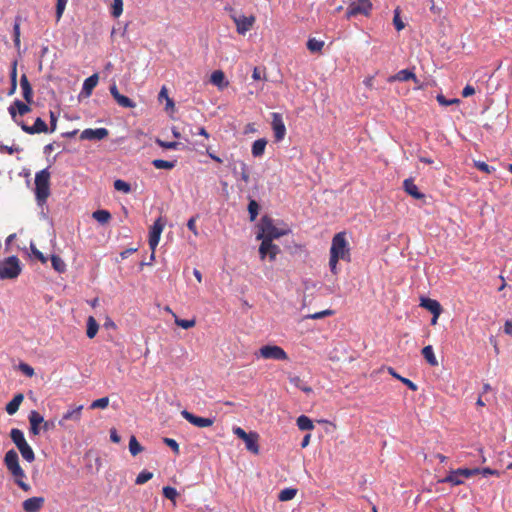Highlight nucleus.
Listing matches in <instances>:
<instances>
[{
    "instance_id": "39448f33",
    "label": "nucleus",
    "mask_w": 512,
    "mask_h": 512,
    "mask_svg": "<svg viewBox=\"0 0 512 512\" xmlns=\"http://www.w3.org/2000/svg\"><path fill=\"white\" fill-rule=\"evenodd\" d=\"M9 114L11 115V118L13 121L21 127V129L30 135L33 134H39V133H47L49 132V128L46 124V122L38 117L36 118L34 124L32 126H28L24 121L19 120L18 117H16V111L14 110V106H9L8 108Z\"/></svg>"
},
{
    "instance_id": "052dcab7",
    "label": "nucleus",
    "mask_w": 512,
    "mask_h": 512,
    "mask_svg": "<svg viewBox=\"0 0 512 512\" xmlns=\"http://www.w3.org/2000/svg\"><path fill=\"white\" fill-rule=\"evenodd\" d=\"M19 370L27 377H32L34 375V369L27 363L21 362L19 364Z\"/></svg>"
},
{
    "instance_id": "bb28decb",
    "label": "nucleus",
    "mask_w": 512,
    "mask_h": 512,
    "mask_svg": "<svg viewBox=\"0 0 512 512\" xmlns=\"http://www.w3.org/2000/svg\"><path fill=\"white\" fill-rule=\"evenodd\" d=\"M267 140L265 138L257 139L253 142L251 153L254 157H261L265 152Z\"/></svg>"
},
{
    "instance_id": "2eb2a0df",
    "label": "nucleus",
    "mask_w": 512,
    "mask_h": 512,
    "mask_svg": "<svg viewBox=\"0 0 512 512\" xmlns=\"http://www.w3.org/2000/svg\"><path fill=\"white\" fill-rule=\"evenodd\" d=\"M44 502L45 499L43 497H31L23 501L22 507L25 512H39Z\"/></svg>"
},
{
    "instance_id": "cd10ccee",
    "label": "nucleus",
    "mask_w": 512,
    "mask_h": 512,
    "mask_svg": "<svg viewBox=\"0 0 512 512\" xmlns=\"http://www.w3.org/2000/svg\"><path fill=\"white\" fill-rule=\"evenodd\" d=\"M440 483H449L451 484L452 486H458V485H461L464 483V480L462 479V477L460 475L457 474V469L456 470H451L449 472V474L439 480Z\"/></svg>"
},
{
    "instance_id": "5701e85b",
    "label": "nucleus",
    "mask_w": 512,
    "mask_h": 512,
    "mask_svg": "<svg viewBox=\"0 0 512 512\" xmlns=\"http://www.w3.org/2000/svg\"><path fill=\"white\" fill-rule=\"evenodd\" d=\"M98 81L99 76L96 73L86 78L82 86L81 94H84L87 97L90 96L92 94L93 89L98 84Z\"/></svg>"
},
{
    "instance_id": "864d4df0",
    "label": "nucleus",
    "mask_w": 512,
    "mask_h": 512,
    "mask_svg": "<svg viewBox=\"0 0 512 512\" xmlns=\"http://www.w3.org/2000/svg\"><path fill=\"white\" fill-rule=\"evenodd\" d=\"M195 320L194 319H180L178 317H175V324L183 329H189L195 326Z\"/></svg>"
},
{
    "instance_id": "7ed1b4c3",
    "label": "nucleus",
    "mask_w": 512,
    "mask_h": 512,
    "mask_svg": "<svg viewBox=\"0 0 512 512\" xmlns=\"http://www.w3.org/2000/svg\"><path fill=\"white\" fill-rule=\"evenodd\" d=\"M260 232L257 234V239L262 242L273 241L283 236L286 232L277 228L273 224V220L268 216H263L259 224Z\"/></svg>"
},
{
    "instance_id": "f8f14e48",
    "label": "nucleus",
    "mask_w": 512,
    "mask_h": 512,
    "mask_svg": "<svg viewBox=\"0 0 512 512\" xmlns=\"http://www.w3.org/2000/svg\"><path fill=\"white\" fill-rule=\"evenodd\" d=\"M279 253L280 248L278 245L273 244V241L261 242L259 254L262 260L268 256L270 261H274Z\"/></svg>"
},
{
    "instance_id": "1a4fd4ad",
    "label": "nucleus",
    "mask_w": 512,
    "mask_h": 512,
    "mask_svg": "<svg viewBox=\"0 0 512 512\" xmlns=\"http://www.w3.org/2000/svg\"><path fill=\"white\" fill-rule=\"evenodd\" d=\"M272 122V130L274 133V138L276 142H280L284 139L286 135V127L282 118V115L277 112H273L271 114Z\"/></svg>"
},
{
    "instance_id": "c03bdc74",
    "label": "nucleus",
    "mask_w": 512,
    "mask_h": 512,
    "mask_svg": "<svg viewBox=\"0 0 512 512\" xmlns=\"http://www.w3.org/2000/svg\"><path fill=\"white\" fill-rule=\"evenodd\" d=\"M260 206L256 200L251 199L248 204V212L250 216V221H254L259 213Z\"/></svg>"
},
{
    "instance_id": "72a5a7b5",
    "label": "nucleus",
    "mask_w": 512,
    "mask_h": 512,
    "mask_svg": "<svg viewBox=\"0 0 512 512\" xmlns=\"http://www.w3.org/2000/svg\"><path fill=\"white\" fill-rule=\"evenodd\" d=\"M98 329H99V325H98L97 321L94 319V317L90 316L87 320V330H86L87 337L90 339L94 338L98 332Z\"/></svg>"
},
{
    "instance_id": "a19ab883",
    "label": "nucleus",
    "mask_w": 512,
    "mask_h": 512,
    "mask_svg": "<svg viewBox=\"0 0 512 512\" xmlns=\"http://www.w3.org/2000/svg\"><path fill=\"white\" fill-rule=\"evenodd\" d=\"M152 165L157 169L171 170L176 166V161H167L163 159H155L152 161Z\"/></svg>"
},
{
    "instance_id": "603ef678",
    "label": "nucleus",
    "mask_w": 512,
    "mask_h": 512,
    "mask_svg": "<svg viewBox=\"0 0 512 512\" xmlns=\"http://www.w3.org/2000/svg\"><path fill=\"white\" fill-rule=\"evenodd\" d=\"M162 492H163L164 497H166L167 499H169L173 502H175V500L178 496L177 490L171 486L163 487Z\"/></svg>"
},
{
    "instance_id": "ea45409f",
    "label": "nucleus",
    "mask_w": 512,
    "mask_h": 512,
    "mask_svg": "<svg viewBox=\"0 0 512 512\" xmlns=\"http://www.w3.org/2000/svg\"><path fill=\"white\" fill-rule=\"evenodd\" d=\"M143 446L138 442L136 437L132 435L129 440V451L132 456L138 455L140 452L143 451Z\"/></svg>"
},
{
    "instance_id": "4d7b16f0",
    "label": "nucleus",
    "mask_w": 512,
    "mask_h": 512,
    "mask_svg": "<svg viewBox=\"0 0 512 512\" xmlns=\"http://www.w3.org/2000/svg\"><path fill=\"white\" fill-rule=\"evenodd\" d=\"M22 151V148L19 146H7L2 143H0V153H7V154H14Z\"/></svg>"
},
{
    "instance_id": "680f3d73",
    "label": "nucleus",
    "mask_w": 512,
    "mask_h": 512,
    "mask_svg": "<svg viewBox=\"0 0 512 512\" xmlns=\"http://www.w3.org/2000/svg\"><path fill=\"white\" fill-rule=\"evenodd\" d=\"M163 442L168 446L170 447L176 454L179 453V444L177 443L176 440L172 439V438H163Z\"/></svg>"
},
{
    "instance_id": "9b49d317",
    "label": "nucleus",
    "mask_w": 512,
    "mask_h": 512,
    "mask_svg": "<svg viewBox=\"0 0 512 512\" xmlns=\"http://www.w3.org/2000/svg\"><path fill=\"white\" fill-rule=\"evenodd\" d=\"M181 415L189 423H191L192 425H194L196 427H199V428L210 427L214 423V418L200 417V416H197V415H195V414H193V413H191V412H189L187 410H183L181 412Z\"/></svg>"
},
{
    "instance_id": "e433bc0d",
    "label": "nucleus",
    "mask_w": 512,
    "mask_h": 512,
    "mask_svg": "<svg viewBox=\"0 0 512 512\" xmlns=\"http://www.w3.org/2000/svg\"><path fill=\"white\" fill-rule=\"evenodd\" d=\"M306 45H307V49L310 52L317 53V52H321V50L324 46V41L317 40L316 38H309Z\"/></svg>"
},
{
    "instance_id": "58836bf2",
    "label": "nucleus",
    "mask_w": 512,
    "mask_h": 512,
    "mask_svg": "<svg viewBox=\"0 0 512 512\" xmlns=\"http://www.w3.org/2000/svg\"><path fill=\"white\" fill-rule=\"evenodd\" d=\"M296 494H297V489L285 488V489L281 490L280 493L278 494V500L282 501V502L289 501V500H292L296 496Z\"/></svg>"
},
{
    "instance_id": "13d9d810",
    "label": "nucleus",
    "mask_w": 512,
    "mask_h": 512,
    "mask_svg": "<svg viewBox=\"0 0 512 512\" xmlns=\"http://www.w3.org/2000/svg\"><path fill=\"white\" fill-rule=\"evenodd\" d=\"M239 174H240V178L245 183H248L250 181L249 169H248V166L244 162H241V164H240V173Z\"/></svg>"
},
{
    "instance_id": "774afa93",
    "label": "nucleus",
    "mask_w": 512,
    "mask_h": 512,
    "mask_svg": "<svg viewBox=\"0 0 512 512\" xmlns=\"http://www.w3.org/2000/svg\"><path fill=\"white\" fill-rule=\"evenodd\" d=\"M437 101L441 104V105H444V106H449V105H452L454 103H457L459 102L458 99H451V100H448L446 99L443 95H438L437 96Z\"/></svg>"
},
{
    "instance_id": "393cba45",
    "label": "nucleus",
    "mask_w": 512,
    "mask_h": 512,
    "mask_svg": "<svg viewBox=\"0 0 512 512\" xmlns=\"http://www.w3.org/2000/svg\"><path fill=\"white\" fill-rule=\"evenodd\" d=\"M11 474L15 477L16 484L24 491H30L31 487L27 483L23 481V478L26 477L24 470L19 466L16 469L10 471Z\"/></svg>"
},
{
    "instance_id": "bf43d9fd",
    "label": "nucleus",
    "mask_w": 512,
    "mask_h": 512,
    "mask_svg": "<svg viewBox=\"0 0 512 512\" xmlns=\"http://www.w3.org/2000/svg\"><path fill=\"white\" fill-rule=\"evenodd\" d=\"M333 311L332 310H323V311H320V312H316L314 314H310V315H307L306 318H309V319H322L326 316H331L333 315Z\"/></svg>"
},
{
    "instance_id": "b1692460",
    "label": "nucleus",
    "mask_w": 512,
    "mask_h": 512,
    "mask_svg": "<svg viewBox=\"0 0 512 512\" xmlns=\"http://www.w3.org/2000/svg\"><path fill=\"white\" fill-rule=\"evenodd\" d=\"M4 463L9 471L18 468L19 465V457L15 450H9L4 457Z\"/></svg>"
},
{
    "instance_id": "338daca9",
    "label": "nucleus",
    "mask_w": 512,
    "mask_h": 512,
    "mask_svg": "<svg viewBox=\"0 0 512 512\" xmlns=\"http://www.w3.org/2000/svg\"><path fill=\"white\" fill-rule=\"evenodd\" d=\"M475 165L480 171H483L485 173H491L492 170H494L493 167L489 166L487 163L482 161L476 162Z\"/></svg>"
},
{
    "instance_id": "2f4dec72",
    "label": "nucleus",
    "mask_w": 512,
    "mask_h": 512,
    "mask_svg": "<svg viewBox=\"0 0 512 512\" xmlns=\"http://www.w3.org/2000/svg\"><path fill=\"white\" fill-rule=\"evenodd\" d=\"M289 381L292 385L300 389L306 394H309L312 392V388L308 386L299 376H292L289 378Z\"/></svg>"
},
{
    "instance_id": "423d86ee",
    "label": "nucleus",
    "mask_w": 512,
    "mask_h": 512,
    "mask_svg": "<svg viewBox=\"0 0 512 512\" xmlns=\"http://www.w3.org/2000/svg\"><path fill=\"white\" fill-rule=\"evenodd\" d=\"M20 273V261L16 256H10L0 262V279H15Z\"/></svg>"
},
{
    "instance_id": "dca6fc26",
    "label": "nucleus",
    "mask_w": 512,
    "mask_h": 512,
    "mask_svg": "<svg viewBox=\"0 0 512 512\" xmlns=\"http://www.w3.org/2000/svg\"><path fill=\"white\" fill-rule=\"evenodd\" d=\"M82 410H83V405H79V406H76L74 408L67 410V412H65L63 414L62 418L59 420L58 424L60 426H64L65 421H68V420H71L74 422H79L81 419V416H82Z\"/></svg>"
},
{
    "instance_id": "0eeeda50",
    "label": "nucleus",
    "mask_w": 512,
    "mask_h": 512,
    "mask_svg": "<svg viewBox=\"0 0 512 512\" xmlns=\"http://www.w3.org/2000/svg\"><path fill=\"white\" fill-rule=\"evenodd\" d=\"M372 10L370 0H355L351 2L346 10V17L350 19L358 15L369 16Z\"/></svg>"
},
{
    "instance_id": "e2e57ef3",
    "label": "nucleus",
    "mask_w": 512,
    "mask_h": 512,
    "mask_svg": "<svg viewBox=\"0 0 512 512\" xmlns=\"http://www.w3.org/2000/svg\"><path fill=\"white\" fill-rule=\"evenodd\" d=\"M197 215L196 216H192L188 222H187V227L188 229L195 235L197 236L198 235V230L196 228V219H197Z\"/></svg>"
},
{
    "instance_id": "a211bd4d",
    "label": "nucleus",
    "mask_w": 512,
    "mask_h": 512,
    "mask_svg": "<svg viewBox=\"0 0 512 512\" xmlns=\"http://www.w3.org/2000/svg\"><path fill=\"white\" fill-rule=\"evenodd\" d=\"M420 306L431 312L435 316V318H438L442 312V307L440 303L437 300L431 298L422 297Z\"/></svg>"
},
{
    "instance_id": "79ce46f5",
    "label": "nucleus",
    "mask_w": 512,
    "mask_h": 512,
    "mask_svg": "<svg viewBox=\"0 0 512 512\" xmlns=\"http://www.w3.org/2000/svg\"><path fill=\"white\" fill-rule=\"evenodd\" d=\"M20 22L21 17L17 16L13 25V41L16 48L20 47Z\"/></svg>"
},
{
    "instance_id": "aec40b11",
    "label": "nucleus",
    "mask_w": 512,
    "mask_h": 512,
    "mask_svg": "<svg viewBox=\"0 0 512 512\" xmlns=\"http://www.w3.org/2000/svg\"><path fill=\"white\" fill-rule=\"evenodd\" d=\"M403 187L405 192L415 199H423L425 196L423 193L419 191L417 185L414 183V180L412 178L405 179L403 182Z\"/></svg>"
},
{
    "instance_id": "6e6552de",
    "label": "nucleus",
    "mask_w": 512,
    "mask_h": 512,
    "mask_svg": "<svg viewBox=\"0 0 512 512\" xmlns=\"http://www.w3.org/2000/svg\"><path fill=\"white\" fill-rule=\"evenodd\" d=\"M257 355L264 359H273L278 361L288 360L287 353L283 348L277 345H264L259 349Z\"/></svg>"
},
{
    "instance_id": "412c9836",
    "label": "nucleus",
    "mask_w": 512,
    "mask_h": 512,
    "mask_svg": "<svg viewBox=\"0 0 512 512\" xmlns=\"http://www.w3.org/2000/svg\"><path fill=\"white\" fill-rule=\"evenodd\" d=\"M20 86L22 89L23 98L27 103L33 102V89L32 86L25 74H23L20 78Z\"/></svg>"
},
{
    "instance_id": "a18cd8bd",
    "label": "nucleus",
    "mask_w": 512,
    "mask_h": 512,
    "mask_svg": "<svg viewBox=\"0 0 512 512\" xmlns=\"http://www.w3.org/2000/svg\"><path fill=\"white\" fill-rule=\"evenodd\" d=\"M480 473V468H458L457 474L463 478H469L471 476L477 475Z\"/></svg>"
},
{
    "instance_id": "0e129e2a",
    "label": "nucleus",
    "mask_w": 512,
    "mask_h": 512,
    "mask_svg": "<svg viewBox=\"0 0 512 512\" xmlns=\"http://www.w3.org/2000/svg\"><path fill=\"white\" fill-rule=\"evenodd\" d=\"M31 250H32V253L35 256V258L40 260L42 263H46L47 262V258L33 244H31Z\"/></svg>"
},
{
    "instance_id": "f257e3e1",
    "label": "nucleus",
    "mask_w": 512,
    "mask_h": 512,
    "mask_svg": "<svg viewBox=\"0 0 512 512\" xmlns=\"http://www.w3.org/2000/svg\"><path fill=\"white\" fill-rule=\"evenodd\" d=\"M50 196V172L45 168L35 175V198L39 206H43Z\"/></svg>"
},
{
    "instance_id": "7c9ffc66",
    "label": "nucleus",
    "mask_w": 512,
    "mask_h": 512,
    "mask_svg": "<svg viewBox=\"0 0 512 512\" xmlns=\"http://www.w3.org/2000/svg\"><path fill=\"white\" fill-rule=\"evenodd\" d=\"M422 355L425 358V360L431 365V366H437L438 361L436 359V356L434 354L433 347L431 345L425 346L422 349Z\"/></svg>"
},
{
    "instance_id": "20e7f679",
    "label": "nucleus",
    "mask_w": 512,
    "mask_h": 512,
    "mask_svg": "<svg viewBox=\"0 0 512 512\" xmlns=\"http://www.w3.org/2000/svg\"><path fill=\"white\" fill-rule=\"evenodd\" d=\"M10 438L26 461L33 462L35 460L34 451L32 450L31 446L27 443L24 437V433L20 429H11Z\"/></svg>"
},
{
    "instance_id": "a878e982",
    "label": "nucleus",
    "mask_w": 512,
    "mask_h": 512,
    "mask_svg": "<svg viewBox=\"0 0 512 512\" xmlns=\"http://www.w3.org/2000/svg\"><path fill=\"white\" fill-rule=\"evenodd\" d=\"M23 399H24L23 394H21V393L16 394L13 397V399L6 405L5 410H6L7 414L14 415L18 411L19 406L22 403Z\"/></svg>"
},
{
    "instance_id": "5fc2aeb1",
    "label": "nucleus",
    "mask_w": 512,
    "mask_h": 512,
    "mask_svg": "<svg viewBox=\"0 0 512 512\" xmlns=\"http://www.w3.org/2000/svg\"><path fill=\"white\" fill-rule=\"evenodd\" d=\"M68 0H57L56 3V20L59 21L64 13Z\"/></svg>"
},
{
    "instance_id": "de8ad7c7",
    "label": "nucleus",
    "mask_w": 512,
    "mask_h": 512,
    "mask_svg": "<svg viewBox=\"0 0 512 512\" xmlns=\"http://www.w3.org/2000/svg\"><path fill=\"white\" fill-rule=\"evenodd\" d=\"M123 12V0H113L111 14L113 17H119Z\"/></svg>"
},
{
    "instance_id": "8fccbe9b",
    "label": "nucleus",
    "mask_w": 512,
    "mask_h": 512,
    "mask_svg": "<svg viewBox=\"0 0 512 512\" xmlns=\"http://www.w3.org/2000/svg\"><path fill=\"white\" fill-rule=\"evenodd\" d=\"M114 188L117 191H121L124 193H129L131 191V186L124 180L117 179L114 181Z\"/></svg>"
},
{
    "instance_id": "3c124183",
    "label": "nucleus",
    "mask_w": 512,
    "mask_h": 512,
    "mask_svg": "<svg viewBox=\"0 0 512 512\" xmlns=\"http://www.w3.org/2000/svg\"><path fill=\"white\" fill-rule=\"evenodd\" d=\"M109 405V398L108 397H102L97 400H94L91 405L90 409H105Z\"/></svg>"
},
{
    "instance_id": "69168bd1",
    "label": "nucleus",
    "mask_w": 512,
    "mask_h": 512,
    "mask_svg": "<svg viewBox=\"0 0 512 512\" xmlns=\"http://www.w3.org/2000/svg\"><path fill=\"white\" fill-rule=\"evenodd\" d=\"M479 474H482L484 477L491 476V475L499 476L500 472L498 470L486 467V468H482V469L480 468Z\"/></svg>"
},
{
    "instance_id": "9d476101",
    "label": "nucleus",
    "mask_w": 512,
    "mask_h": 512,
    "mask_svg": "<svg viewBox=\"0 0 512 512\" xmlns=\"http://www.w3.org/2000/svg\"><path fill=\"white\" fill-rule=\"evenodd\" d=\"M164 229V223L161 218H158L150 228L149 231V247L152 251L156 250V247L159 244L161 233Z\"/></svg>"
},
{
    "instance_id": "4be33fe9",
    "label": "nucleus",
    "mask_w": 512,
    "mask_h": 512,
    "mask_svg": "<svg viewBox=\"0 0 512 512\" xmlns=\"http://www.w3.org/2000/svg\"><path fill=\"white\" fill-rule=\"evenodd\" d=\"M409 80H414L415 82H417V77H416L415 73L409 69L400 70L395 75L390 76L388 79L389 82H394V81L405 82V81H409Z\"/></svg>"
},
{
    "instance_id": "49530a36",
    "label": "nucleus",
    "mask_w": 512,
    "mask_h": 512,
    "mask_svg": "<svg viewBox=\"0 0 512 512\" xmlns=\"http://www.w3.org/2000/svg\"><path fill=\"white\" fill-rule=\"evenodd\" d=\"M152 477H153L152 472H150L148 470H143L137 475L135 483L137 485H142V484L148 482L150 479H152Z\"/></svg>"
},
{
    "instance_id": "473e14b6",
    "label": "nucleus",
    "mask_w": 512,
    "mask_h": 512,
    "mask_svg": "<svg viewBox=\"0 0 512 512\" xmlns=\"http://www.w3.org/2000/svg\"><path fill=\"white\" fill-rule=\"evenodd\" d=\"M92 217L100 224H106L111 219V214L107 210L99 209L93 212Z\"/></svg>"
},
{
    "instance_id": "6e6d98bb",
    "label": "nucleus",
    "mask_w": 512,
    "mask_h": 512,
    "mask_svg": "<svg viewBox=\"0 0 512 512\" xmlns=\"http://www.w3.org/2000/svg\"><path fill=\"white\" fill-rule=\"evenodd\" d=\"M393 24H394L395 29L397 31H401L405 27L404 22L400 18V13H399V9L398 8L394 11Z\"/></svg>"
},
{
    "instance_id": "f704fd0d",
    "label": "nucleus",
    "mask_w": 512,
    "mask_h": 512,
    "mask_svg": "<svg viewBox=\"0 0 512 512\" xmlns=\"http://www.w3.org/2000/svg\"><path fill=\"white\" fill-rule=\"evenodd\" d=\"M51 264L55 271L58 273H64L66 271V264L63 259L58 255L51 256Z\"/></svg>"
},
{
    "instance_id": "6ab92c4d",
    "label": "nucleus",
    "mask_w": 512,
    "mask_h": 512,
    "mask_svg": "<svg viewBox=\"0 0 512 512\" xmlns=\"http://www.w3.org/2000/svg\"><path fill=\"white\" fill-rule=\"evenodd\" d=\"M246 449L253 454H259V434L256 432H249L247 438L243 439Z\"/></svg>"
},
{
    "instance_id": "37998d69",
    "label": "nucleus",
    "mask_w": 512,
    "mask_h": 512,
    "mask_svg": "<svg viewBox=\"0 0 512 512\" xmlns=\"http://www.w3.org/2000/svg\"><path fill=\"white\" fill-rule=\"evenodd\" d=\"M115 101L117 102V104L119 106L124 107V108H134L136 106V103L132 99H130L129 97L124 96L122 94H119L115 98Z\"/></svg>"
},
{
    "instance_id": "c756f323",
    "label": "nucleus",
    "mask_w": 512,
    "mask_h": 512,
    "mask_svg": "<svg viewBox=\"0 0 512 512\" xmlns=\"http://www.w3.org/2000/svg\"><path fill=\"white\" fill-rule=\"evenodd\" d=\"M296 422L298 428L302 431H310L314 429L312 420L306 415L299 416Z\"/></svg>"
},
{
    "instance_id": "c85d7f7f",
    "label": "nucleus",
    "mask_w": 512,
    "mask_h": 512,
    "mask_svg": "<svg viewBox=\"0 0 512 512\" xmlns=\"http://www.w3.org/2000/svg\"><path fill=\"white\" fill-rule=\"evenodd\" d=\"M210 81L213 85H216L219 88H223L228 85V82H225V75L221 70L214 71L211 74Z\"/></svg>"
},
{
    "instance_id": "f3484780",
    "label": "nucleus",
    "mask_w": 512,
    "mask_h": 512,
    "mask_svg": "<svg viewBox=\"0 0 512 512\" xmlns=\"http://www.w3.org/2000/svg\"><path fill=\"white\" fill-rule=\"evenodd\" d=\"M28 419H29V423H30V433L32 435H39L40 430H41L39 425L40 424L43 425V422H44L43 416L40 413H38L37 411L32 410L29 413Z\"/></svg>"
},
{
    "instance_id": "f03ea898",
    "label": "nucleus",
    "mask_w": 512,
    "mask_h": 512,
    "mask_svg": "<svg viewBox=\"0 0 512 512\" xmlns=\"http://www.w3.org/2000/svg\"><path fill=\"white\" fill-rule=\"evenodd\" d=\"M330 257L343 261H350L351 254L345 232H339L332 238Z\"/></svg>"
},
{
    "instance_id": "4468645a",
    "label": "nucleus",
    "mask_w": 512,
    "mask_h": 512,
    "mask_svg": "<svg viewBox=\"0 0 512 512\" xmlns=\"http://www.w3.org/2000/svg\"><path fill=\"white\" fill-rule=\"evenodd\" d=\"M109 134V131L106 128H97V129H85L81 132L80 139L82 140H102L106 138Z\"/></svg>"
},
{
    "instance_id": "4c0bfd02",
    "label": "nucleus",
    "mask_w": 512,
    "mask_h": 512,
    "mask_svg": "<svg viewBox=\"0 0 512 512\" xmlns=\"http://www.w3.org/2000/svg\"><path fill=\"white\" fill-rule=\"evenodd\" d=\"M10 106H14V110L16 111V115L19 114L21 116L27 114L31 111V108L28 104L22 102L21 100L16 99L13 104Z\"/></svg>"
},
{
    "instance_id": "ddd939ff",
    "label": "nucleus",
    "mask_w": 512,
    "mask_h": 512,
    "mask_svg": "<svg viewBox=\"0 0 512 512\" xmlns=\"http://www.w3.org/2000/svg\"><path fill=\"white\" fill-rule=\"evenodd\" d=\"M233 21L236 24L237 32L241 35H244L252 28L255 22V18L254 16L247 17L244 15L238 17L234 16Z\"/></svg>"
},
{
    "instance_id": "09e8293b",
    "label": "nucleus",
    "mask_w": 512,
    "mask_h": 512,
    "mask_svg": "<svg viewBox=\"0 0 512 512\" xmlns=\"http://www.w3.org/2000/svg\"><path fill=\"white\" fill-rule=\"evenodd\" d=\"M156 144L162 148L170 149V150H177V149H179V146L181 145L180 142H176V141L167 142V141H163L159 138L156 139Z\"/></svg>"
},
{
    "instance_id": "c9c22d12",
    "label": "nucleus",
    "mask_w": 512,
    "mask_h": 512,
    "mask_svg": "<svg viewBox=\"0 0 512 512\" xmlns=\"http://www.w3.org/2000/svg\"><path fill=\"white\" fill-rule=\"evenodd\" d=\"M389 373L396 379L400 380L403 384H405L411 391H417L418 386L409 380L408 378L402 377L395 372L393 368H389Z\"/></svg>"
}]
</instances>
